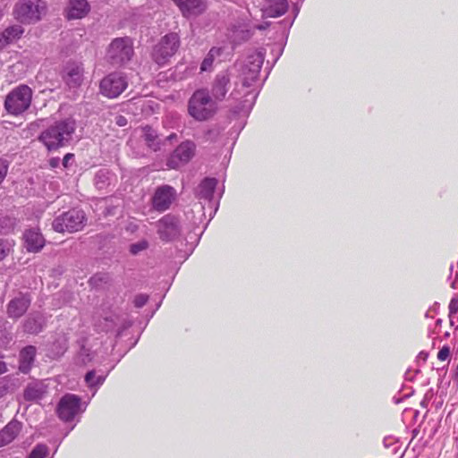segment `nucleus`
<instances>
[{
	"label": "nucleus",
	"mask_w": 458,
	"mask_h": 458,
	"mask_svg": "<svg viewBox=\"0 0 458 458\" xmlns=\"http://www.w3.org/2000/svg\"><path fill=\"white\" fill-rule=\"evenodd\" d=\"M179 47L180 37L177 33L171 32L165 35L153 49V60L160 66L165 64Z\"/></svg>",
	"instance_id": "9d476101"
},
{
	"label": "nucleus",
	"mask_w": 458,
	"mask_h": 458,
	"mask_svg": "<svg viewBox=\"0 0 458 458\" xmlns=\"http://www.w3.org/2000/svg\"><path fill=\"white\" fill-rule=\"evenodd\" d=\"M160 305H161V301L157 304V308H156V310L151 313L150 318H151V317H153V315H154L155 311H156L157 310H158V308L160 307Z\"/></svg>",
	"instance_id": "e2e57ef3"
},
{
	"label": "nucleus",
	"mask_w": 458,
	"mask_h": 458,
	"mask_svg": "<svg viewBox=\"0 0 458 458\" xmlns=\"http://www.w3.org/2000/svg\"><path fill=\"white\" fill-rule=\"evenodd\" d=\"M218 184V180L215 177H205L200 181L195 189V197L202 205L203 214L208 213L209 220H211L219 208V200L223 195L224 190L215 199V191Z\"/></svg>",
	"instance_id": "f03ea898"
},
{
	"label": "nucleus",
	"mask_w": 458,
	"mask_h": 458,
	"mask_svg": "<svg viewBox=\"0 0 458 458\" xmlns=\"http://www.w3.org/2000/svg\"><path fill=\"white\" fill-rule=\"evenodd\" d=\"M450 355V348L447 345L443 346L438 353H437V359L439 360H445Z\"/></svg>",
	"instance_id": "49530a36"
},
{
	"label": "nucleus",
	"mask_w": 458,
	"mask_h": 458,
	"mask_svg": "<svg viewBox=\"0 0 458 458\" xmlns=\"http://www.w3.org/2000/svg\"><path fill=\"white\" fill-rule=\"evenodd\" d=\"M67 350V341L64 337L56 339L53 343L52 351L55 356L63 355Z\"/></svg>",
	"instance_id": "e433bc0d"
},
{
	"label": "nucleus",
	"mask_w": 458,
	"mask_h": 458,
	"mask_svg": "<svg viewBox=\"0 0 458 458\" xmlns=\"http://www.w3.org/2000/svg\"><path fill=\"white\" fill-rule=\"evenodd\" d=\"M90 11V5L87 0H69L65 10L67 20L82 19L88 15Z\"/></svg>",
	"instance_id": "4be33fe9"
},
{
	"label": "nucleus",
	"mask_w": 458,
	"mask_h": 458,
	"mask_svg": "<svg viewBox=\"0 0 458 458\" xmlns=\"http://www.w3.org/2000/svg\"><path fill=\"white\" fill-rule=\"evenodd\" d=\"M177 139L178 135L175 132H172L165 138V140L173 142L174 140H177Z\"/></svg>",
	"instance_id": "13d9d810"
},
{
	"label": "nucleus",
	"mask_w": 458,
	"mask_h": 458,
	"mask_svg": "<svg viewBox=\"0 0 458 458\" xmlns=\"http://www.w3.org/2000/svg\"><path fill=\"white\" fill-rule=\"evenodd\" d=\"M10 338L4 328V324L0 321V346H4L9 343Z\"/></svg>",
	"instance_id": "37998d69"
},
{
	"label": "nucleus",
	"mask_w": 458,
	"mask_h": 458,
	"mask_svg": "<svg viewBox=\"0 0 458 458\" xmlns=\"http://www.w3.org/2000/svg\"><path fill=\"white\" fill-rule=\"evenodd\" d=\"M62 77L70 89L80 87L83 78L82 64L69 61L63 69Z\"/></svg>",
	"instance_id": "6ab92c4d"
},
{
	"label": "nucleus",
	"mask_w": 458,
	"mask_h": 458,
	"mask_svg": "<svg viewBox=\"0 0 458 458\" xmlns=\"http://www.w3.org/2000/svg\"><path fill=\"white\" fill-rule=\"evenodd\" d=\"M87 405V403L81 402V398L79 395L65 394L57 403L56 413L61 420L70 422L78 413L83 412Z\"/></svg>",
	"instance_id": "1a4fd4ad"
},
{
	"label": "nucleus",
	"mask_w": 458,
	"mask_h": 458,
	"mask_svg": "<svg viewBox=\"0 0 458 458\" xmlns=\"http://www.w3.org/2000/svg\"><path fill=\"white\" fill-rule=\"evenodd\" d=\"M420 373V369L411 370L408 369L405 373V379L408 381H412L414 379L415 374Z\"/></svg>",
	"instance_id": "864d4df0"
},
{
	"label": "nucleus",
	"mask_w": 458,
	"mask_h": 458,
	"mask_svg": "<svg viewBox=\"0 0 458 458\" xmlns=\"http://www.w3.org/2000/svg\"><path fill=\"white\" fill-rule=\"evenodd\" d=\"M32 301L30 293H19L15 297L11 299L6 305V314L9 318L19 319L29 310Z\"/></svg>",
	"instance_id": "dca6fc26"
},
{
	"label": "nucleus",
	"mask_w": 458,
	"mask_h": 458,
	"mask_svg": "<svg viewBox=\"0 0 458 458\" xmlns=\"http://www.w3.org/2000/svg\"><path fill=\"white\" fill-rule=\"evenodd\" d=\"M148 246V242L146 239H142L140 241L130 244L129 251L131 255H138L140 252L147 250Z\"/></svg>",
	"instance_id": "c9c22d12"
},
{
	"label": "nucleus",
	"mask_w": 458,
	"mask_h": 458,
	"mask_svg": "<svg viewBox=\"0 0 458 458\" xmlns=\"http://www.w3.org/2000/svg\"><path fill=\"white\" fill-rule=\"evenodd\" d=\"M128 87V79L122 72H113L106 75L99 83L100 93L108 98H118Z\"/></svg>",
	"instance_id": "9b49d317"
},
{
	"label": "nucleus",
	"mask_w": 458,
	"mask_h": 458,
	"mask_svg": "<svg viewBox=\"0 0 458 458\" xmlns=\"http://www.w3.org/2000/svg\"><path fill=\"white\" fill-rule=\"evenodd\" d=\"M13 241L0 238V262L13 251Z\"/></svg>",
	"instance_id": "72a5a7b5"
},
{
	"label": "nucleus",
	"mask_w": 458,
	"mask_h": 458,
	"mask_svg": "<svg viewBox=\"0 0 458 458\" xmlns=\"http://www.w3.org/2000/svg\"><path fill=\"white\" fill-rule=\"evenodd\" d=\"M61 164V159L59 157H51L49 159V165L52 167V168H57L59 167Z\"/></svg>",
	"instance_id": "5fc2aeb1"
},
{
	"label": "nucleus",
	"mask_w": 458,
	"mask_h": 458,
	"mask_svg": "<svg viewBox=\"0 0 458 458\" xmlns=\"http://www.w3.org/2000/svg\"><path fill=\"white\" fill-rule=\"evenodd\" d=\"M196 145L191 140L181 142L167 157L165 165L169 169L178 170L193 157Z\"/></svg>",
	"instance_id": "f8f14e48"
},
{
	"label": "nucleus",
	"mask_w": 458,
	"mask_h": 458,
	"mask_svg": "<svg viewBox=\"0 0 458 458\" xmlns=\"http://www.w3.org/2000/svg\"><path fill=\"white\" fill-rule=\"evenodd\" d=\"M386 441H387V439L386 438V439L384 440V444H385L386 445H387V444H386Z\"/></svg>",
	"instance_id": "69168bd1"
},
{
	"label": "nucleus",
	"mask_w": 458,
	"mask_h": 458,
	"mask_svg": "<svg viewBox=\"0 0 458 458\" xmlns=\"http://www.w3.org/2000/svg\"><path fill=\"white\" fill-rule=\"evenodd\" d=\"M175 198L174 187L168 184L158 186L152 196V207L157 212H165L170 208Z\"/></svg>",
	"instance_id": "2eb2a0df"
},
{
	"label": "nucleus",
	"mask_w": 458,
	"mask_h": 458,
	"mask_svg": "<svg viewBox=\"0 0 458 458\" xmlns=\"http://www.w3.org/2000/svg\"><path fill=\"white\" fill-rule=\"evenodd\" d=\"M215 60H216V58L212 55V54L208 53L207 55L204 57L202 63L200 64V71L201 72L211 71Z\"/></svg>",
	"instance_id": "4c0bfd02"
},
{
	"label": "nucleus",
	"mask_w": 458,
	"mask_h": 458,
	"mask_svg": "<svg viewBox=\"0 0 458 458\" xmlns=\"http://www.w3.org/2000/svg\"><path fill=\"white\" fill-rule=\"evenodd\" d=\"M9 390V385L5 378L0 379V398L4 396Z\"/></svg>",
	"instance_id": "09e8293b"
},
{
	"label": "nucleus",
	"mask_w": 458,
	"mask_h": 458,
	"mask_svg": "<svg viewBox=\"0 0 458 458\" xmlns=\"http://www.w3.org/2000/svg\"><path fill=\"white\" fill-rule=\"evenodd\" d=\"M272 51H276V57H275L274 62H273V64H274L279 59V57L282 55L283 51H284V47H281L280 45H276V46L273 47Z\"/></svg>",
	"instance_id": "3c124183"
},
{
	"label": "nucleus",
	"mask_w": 458,
	"mask_h": 458,
	"mask_svg": "<svg viewBox=\"0 0 458 458\" xmlns=\"http://www.w3.org/2000/svg\"><path fill=\"white\" fill-rule=\"evenodd\" d=\"M293 12H294V17H293V19L292 20V21L290 22V26H292V25H293L294 19L296 18V16L298 15V13H299V12H300V8H299V6H298L297 4H295V5H294V7H293Z\"/></svg>",
	"instance_id": "052dcab7"
},
{
	"label": "nucleus",
	"mask_w": 458,
	"mask_h": 458,
	"mask_svg": "<svg viewBox=\"0 0 458 458\" xmlns=\"http://www.w3.org/2000/svg\"><path fill=\"white\" fill-rule=\"evenodd\" d=\"M43 327V319L39 316L28 318L23 323V331L30 335H38Z\"/></svg>",
	"instance_id": "c756f323"
},
{
	"label": "nucleus",
	"mask_w": 458,
	"mask_h": 458,
	"mask_svg": "<svg viewBox=\"0 0 458 458\" xmlns=\"http://www.w3.org/2000/svg\"><path fill=\"white\" fill-rule=\"evenodd\" d=\"M241 33L242 34V41L249 40L252 36V33L250 32V30H242L241 31Z\"/></svg>",
	"instance_id": "6e6d98bb"
},
{
	"label": "nucleus",
	"mask_w": 458,
	"mask_h": 458,
	"mask_svg": "<svg viewBox=\"0 0 458 458\" xmlns=\"http://www.w3.org/2000/svg\"><path fill=\"white\" fill-rule=\"evenodd\" d=\"M24 33V29L18 24L12 25L0 32V51L18 40Z\"/></svg>",
	"instance_id": "393cba45"
},
{
	"label": "nucleus",
	"mask_w": 458,
	"mask_h": 458,
	"mask_svg": "<svg viewBox=\"0 0 458 458\" xmlns=\"http://www.w3.org/2000/svg\"><path fill=\"white\" fill-rule=\"evenodd\" d=\"M157 233L161 241L169 242L176 240L182 232L180 219L174 214H166L157 222Z\"/></svg>",
	"instance_id": "ddd939ff"
},
{
	"label": "nucleus",
	"mask_w": 458,
	"mask_h": 458,
	"mask_svg": "<svg viewBox=\"0 0 458 458\" xmlns=\"http://www.w3.org/2000/svg\"><path fill=\"white\" fill-rule=\"evenodd\" d=\"M87 223L85 212L80 208H71L56 216L52 223L57 233H75L82 230Z\"/></svg>",
	"instance_id": "0eeeda50"
},
{
	"label": "nucleus",
	"mask_w": 458,
	"mask_h": 458,
	"mask_svg": "<svg viewBox=\"0 0 458 458\" xmlns=\"http://www.w3.org/2000/svg\"><path fill=\"white\" fill-rule=\"evenodd\" d=\"M289 8L287 0H267L263 9L267 17L276 18L284 15Z\"/></svg>",
	"instance_id": "a878e982"
},
{
	"label": "nucleus",
	"mask_w": 458,
	"mask_h": 458,
	"mask_svg": "<svg viewBox=\"0 0 458 458\" xmlns=\"http://www.w3.org/2000/svg\"><path fill=\"white\" fill-rule=\"evenodd\" d=\"M47 385L43 380L33 379L23 389L22 397L25 402L38 403L47 394Z\"/></svg>",
	"instance_id": "aec40b11"
},
{
	"label": "nucleus",
	"mask_w": 458,
	"mask_h": 458,
	"mask_svg": "<svg viewBox=\"0 0 458 458\" xmlns=\"http://www.w3.org/2000/svg\"><path fill=\"white\" fill-rule=\"evenodd\" d=\"M393 400L395 403H400L402 402V399L396 396H394Z\"/></svg>",
	"instance_id": "680f3d73"
},
{
	"label": "nucleus",
	"mask_w": 458,
	"mask_h": 458,
	"mask_svg": "<svg viewBox=\"0 0 458 458\" xmlns=\"http://www.w3.org/2000/svg\"><path fill=\"white\" fill-rule=\"evenodd\" d=\"M148 301V295L145 293H139L133 299V304L136 308L140 309L146 305Z\"/></svg>",
	"instance_id": "a19ab883"
},
{
	"label": "nucleus",
	"mask_w": 458,
	"mask_h": 458,
	"mask_svg": "<svg viewBox=\"0 0 458 458\" xmlns=\"http://www.w3.org/2000/svg\"><path fill=\"white\" fill-rule=\"evenodd\" d=\"M265 54L261 51H254L249 54L242 63H237L242 79V86L250 88L259 80L260 70L264 63Z\"/></svg>",
	"instance_id": "423d86ee"
},
{
	"label": "nucleus",
	"mask_w": 458,
	"mask_h": 458,
	"mask_svg": "<svg viewBox=\"0 0 458 458\" xmlns=\"http://www.w3.org/2000/svg\"><path fill=\"white\" fill-rule=\"evenodd\" d=\"M22 424L17 420H12L0 430V447L12 443L19 435Z\"/></svg>",
	"instance_id": "b1692460"
},
{
	"label": "nucleus",
	"mask_w": 458,
	"mask_h": 458,
	"mask_svg": "<svg viewBox=\"0 0 458 458\" xmlns=\"http://www.w3.org/2000/svg\"><path fill=\"white\" fill-rule=\"evenodd\" d=\"M259 93V90L253 89L245 94V99L242 102V110L246 109L247 113H250L255 104Z\"/></svg>",
	"instance_id": "f704fd0d"
},
{
	"label": "nucleus",
	"mask_w": 458,
	"mask_h": 458,
	"mask_svg": "<svg viewBox=\"0 0 458 458\" xmlns=\"http://www.w3.org/2000/svg\"><path fill=\"white\" fill-rule=\"evenodd\" d=\"M188 113L196 121H207L216 113V103L206 89H197L188 101Z\"/></svg>",
	"instance_id": "7ed1b4c3"
},
{
	"label": "nucleus",
	"mask_w": 458,
	"mask_h": 458,
	"mask_svg": "<svg viewBox=\"0 0 458 458\" xmlns=\"http://www.w3.org/2000/svg\"><path fill=\"white\" fill-rule=\"evenodd\" d=\"M18 225V219L11 216H0V234L7 235L12 233Z\"/></svg>",
	"instance_id": "7c9ffc66"
},
{
	"label": "nucleus",
	"mask_w": 458,
	"mask_h": 458,
	"mask_svg": "<svg viewBox=\"0 0 458 458\" xmlns=\"http://www.w3.org/2000/svg\"><path fill=\"white\" fill-rule=\"evenodd\" d=\"M94 357L93 352L85 346L84 344H81L80 351L76 355V363L79 365H87L89 363Z\"/></svg>",
	"instance_id": "2f4dec72"
},
{
	"label": "nucleus",
	"mask_w": 458,
	"mask_h": 458,
	"mask_svg": "<svg viewBox=\"0 0 458 458\" xmlns=\"http://www.w3.org/2000/svg\"><path fill=\"white\" fill-rule=\"evenodd\" d=\"M225 47H213L210 48L208 53L212 54V55L216 59V58H220L221 56H223L225 54Z\"/></svg>",
	"instance_id": "a18cd8bd"
},
{
	"label": "nucleus",
	"mask_w": 458,
	"mask_h": 458,
	"mask_svg": "<svg viewBox=\"0 0 458 458\" xmlns=\"http://www.w3.org/2000/svg\"><path fill=\"white\" fill-rule=\"evenodd\" d=\"M113 173L108 168H100L94 176V184L98 191L106 190L111 184Z\"/></svg>",
	"instance_id": "c85d7f7f"
},
{
	"label": "nucleus",
	"mask_w": 458,
	"mask_h": 458,
	"mask_svg": "<svg viewBox=\"0 0 458 458\" xmlns=\"http://www.w3.org/2000/svg\"><path fill=\"white\" fill-rule=\"evenodd\" d=\"M132 322L128 319L127 316H120L115 313H112L106 316L95 323V328L98 332H116V337H120L123 332L131 327Z\"/></svg>",
	"instance_id": "4468645a"
},
{
	"label": "nucleus",
	"mask_w": 458,
	"mask_h": 458,
	"mask_svg": "<svg viewBox=\"0 0 458 458\" xmlns=\"http://www.w3.org/2000/svg\"><path fill=\"white\" fill-rule=\"evenodd\" d=\"M433 394H433V390L432 389L428 390V392L425 394L423 399L420 402V405L423 408H428V403H429L431 398L433 397Z\"/></svg>",
	"instance_id": "de8ad7c7"
},
{
	"label": "nucleus",
	"mask_w": 458,
	"mask_h": 458,
	"mask_svg": "<svg viewBox=\"0 0 458 458\" xmlns=\"http://www.w3.org/2000/svg\"><path fill=\"white\" fill-rule=\"evenodd\" d=\"M448 310H449L450 323H451V325H454V321H453L452 318L458 312V294L451 299L449 306H448Z\"/></svg>",
	"instance_id": "ea45409f"
},
{
	"label": "nucleus",
	"mask_w": 458,
	"mask_h": 458,
	"mask_svg": "<svg viewBox=\"0 0 458 458\" xmlns=\"http://www.w3.org/2000/svg\"><path fill=\"white\" fill-rule=\"evenodd\" d=\"M46 8L42 0H21L16 4L14 13L21 22L30 24L39 21Z\"/></svg>",
	"instance_id": "6e6552de"
},
{
	"label": "nucleus",
	"mask_w": 458,
	"mask_h": 458,
	"mask_svg": "<svg viewBox=\"0 0 458 458\" xmlns=\"http://www.w3.org/2000/svg\"><path fill=\"white\" fill-rule=\"evenodd\" d=\"M23 246L29 253H38L46 245V239L39 227L25 229L22 234Z\"/></svg>",
	"instance_id": "a211bd4d"
},
{
	"label": "nucleus",
	"mask_w": 458,
	"mask_h": 458,
	"mask_svg": "<svg viewBox=\"0 0 458 458\" xmlns=\"http://www.w3.org/2000/svg\"><path fill=\"white\" fill-rule=\"evenodd\" d=\"M218 134L219 131L217 129H210L206 132V137L208 138V140H214Z\"/></svg>",
	"instance_id": "603ef678"
},
{
	"label": "nucleus",
	"mask_w": 458,
	"mask_h": 458,
	"mask_svg": "<svg viewBox=\"0 0 458 458\" xmlns=\"http://www.w3.org/2000/svg\"><path fill=\"white\" fill-rule=\"evenodd\" d=\"M114 123L119 127H124L128 123V120L124 115L118 114L114 117Z\"/></svg>",
	"instance_id": "8fccbe9b"
},
{
	"label": "nucleus",
	"mask_w": 458,
	"mask_h": 458,
	"mask_svg": "<svg viewBox=\"0 0 458 458\" xmlns=\"http://www.w3.org/2000/svg\"><path fill=\"white\" fill-rule=\"evenodd\" d=\"M451 287H452V288H454V289L455 288V281H454V282L451 284Z\"/></svg>",
	"instance_id": "0e129e2a"
},
{
	"label": "nucleus",
	"mask_w": 458,
	"mask_h": 458,
	"mask_svg": "<svg viewBox=\"0 0 458 458\" xmlns=\"http://www.w3.org/2000/svg\"><path fill=\"white\" fill-rule=\"evenodd\" d=\"M75 130L76 123L73 119L59 120L42 131L38 140L48 151L57 150L70 143Z\"/></svg>",
	"instance_id": "f257e3e1"
},
{
	"label": "nucleus",
	"mask_w": 458,
	"mask_h": 458,
	"mask_svg": "<svg viewBox=\"0 0 458 458\" xmlns=\"http://www.w3.org/2000/svg\"><path fill=\"white\" fill-rule=\"evenodd\" d=\"M134 55L133 41L130 37L114 38L106 50L107 61L113 66H123Z\"/></svg>",
	"instance_id": "39448f33"
},
{
	"label": "nucleus",
	"mask_w": 458,
	"mask_h": 458,
	"mask_svg": "<svg viewBox=\"0 0 458 458\" xmlns=\"http://www.w3.org/2000/svg\"><path fill=\"white\" fill-rule=\"evenodd\" d=\"M230 88V75L227 71L216 74L211 88V94L218 101L223 100Z\"/></svg>",
	"instance_id": "412c9836"
},
{
	"label": "nucleus",
	"mask_w": 458,
	"mask_h": 458,
	"mask_svg": "<svg viewBox=\"0 0 458 458\" xmlns=\"http://www.w3.org/2000/svg\"><path fill=\"white\" fill-rule=\"evenodd\" d=\"M183 18L190 20L204 13L208 8L207 0H172Z\"/></svg>",
	"instance_id": "f3484780"
},
{
	"label": "nucleus",
	"mask_w": 458,
	"mask_h": 458,
	"mask_svg": "<svg viewBox=\"0 0 458 458\" xmlns=\"http://www.w3.org/2000/svg\"><path fill=\"white\" fill-rule=\"evenodd\" d=\"M74 161V154L72 153H67L64 155V158L62 159L61 163L64 166V168H70Z\"/></svg>",
	"instance_id": "c03bdc74"
},
{
	"label": "nucleus",
	"mask_w": 458,
	"mask_h": 458,
	"mask_svg": "<svg viewBox=\"0 0 458 458\" xmlns=\"http://www.w3.org/2000/svg\"><path fill=\"white\" fill-rule=\"evenodd\" d=\"M4 356L0 354V375L7 371L6 363L3 360Z\"/></svg>",
	"instance_id": "4d7b16f0"
},
{
	"label": "nucleus",
	"mask_w": 458,
	"mask_h": 458,
	"mask_svg": "<svg viewBox=\"0 0 458 458\" xmlns=\"http://www.w3.org/2000/svg\"><path fill=\"white\" fill-rule=\"evenodd\" d=\"M33 91L26 84H21L13 89L6 96L4 108L8 114L20 115L27 111L32 101Z\"/></svg>",
	"instance_id": "20e7f679"
},
{
	"label": "nucleus",
	"mask_w": 458,
	"mask_h": 458,
	"mask_svg": "<svg viewBox=\"0 0 458 458\" xmlns=\"http://www.w3.org/2000/svg\"><path fill=\"white\" fill-rule=\"evenodd\" d=\"M107 282V276L104 274H96L91 276L89 280V284L92 287H98L102 284H106Z\"/></svg>",
	"instance_id": "58836bf2"
},
{
	"label": "nucleus",
	"mask_w": 458,
	"mask_h": 458,
	"mask_svg": "<svg viewBox=\"0 0 458 458\" xmlns=\"http://www.w3.org/2000/svg\"><path fill=\"white\" fill-rule=\"evenodd\" d=\"M37 349L33 345L23 347L19 353V370L23 374H28L35 361Z\"/></svg>",
	"instance_id": "5701e85b"
},
{
	"label": "nucleus",
	"mask_w": 458,
	"mask_h": 458,
	"mask_svg": "<svg viewBox=\"0 0 458 458\" xmlns=\"http://www.w3.org/2000/svg\"><path fill=\"white\" fill-rule=\"evenodd\" d=\"M10 162L7 159L0 158V184L7 175Z\"/></svg>",
	"instance_id": "79ce46f5"
},
{
	"label": "nucleus",
	"mask_w": 458,
	"mask_h": 458,
	"mask_svg": "<svg viewBox=\"0 0 458 458\" xmlns=\"http://www.w3.org/2000/svg\"><path fill=\"white\" fill-rule=\"evenodd\" d=\"M419 360L426 361L428 359V353L425 352H420L417 357Z\"/></svg>",
	"instance_id": "bf43d9fd"
},
{
	"label": "nucleus",
	"mask_w": 458,
	"mask_h": 458,
	"mask_svg": "<svg viewBox=\"0 0 458 458\" xmlns=\"http://www.w3.org/2000/svg\"><path fill=\"white\" fill-rule=\"evenodd\" d=\"M142 138L148 148L157 152L161 148V142L158 140V133L157 130L149 125H146L142 128Z\"/></svg>",
	"instance_id": "cd10ccee"
},
{
	"label": "nucleus",
	"mask_w": 458,
	"mask_h": 458,
	"mask_svg": "<svg viewBox=\"0 0 458 458\" xmlns=\"http://www.w3.org/2000/svg\"><path fill=\"white\" fill-rule=\"evenodd\" d=\"M49 448L46 444H37L28 454L27 458H46Z\"/></svg>",
	"instance_id": "473e14b6"
},
{
	"label": "nucleus",
	"mask_w": 458,
	"mask_h": 458,
	"mask_svg": "<svg viewBox=\"0 0 458 458\" xmlns=\"http://www.w3.org/2000/svg\"><path fill=\"white\" fill-rule=\"evenodd\" d=\"M110 370L111 369H109L106 373L101 372L100 374L97 375L96 369H90L85 374L84 381L89 389L93 391V395L97 393L98 388L104 384Z\"/></svg>",
	"instance_id": "bb28decb"
}]
</instances>
